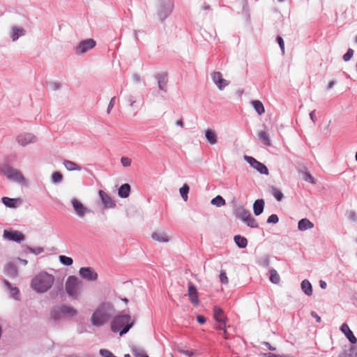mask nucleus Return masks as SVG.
I'll use <instances>...</instances> for the list:
<instances>
[{
  "label": "nucleus",
  "instance_id": "obj_48",
  "mask_svg": "<svg viewBox=\"0 0 357 357\" xmlns=\"http://www.w3.org/2000/svg\"><path fill=\"white\" fill-rule=\"evenodd\" d=\"M303 178L305 181H308L311 183H315L314 177L309 172H305L304 174Z\"/></svg>",
  "mask_w": 357,
  "mask_h": 357
},
{
  "label": "nucleus",
  "instance_id": "obj_46",
  "mask_svg": "<svg viewBox=\"0 0 357 357\" xmlns=\"http://www.w3.org/2000/svg\"><path fill=\"white\" fill-rule=\"evenodd\" d=\"M279 221V218L278 217L277 215L275 214H272L271 215H270L267 220V223H273V224H276L278 223Z\"/></svg>",
  "mask_w": 357,
  "mask_h": 357
},
{
  "label": "nucleus",
  "instance_id": "obj_63",
  "mask_svg": "<svg viewBox=\"0 0 357 357\" xmlns=\"http://www.w3.org/2000/svg\"><path fill=\"white\" fill-rule=\"evenodd\" d=\"M222 335H223L225 339H226V340L228 339L227 332L226 329H224V331H222Z\"/></svg>",
  "mask_w": 357,
  "mask_h": 357
},
{
  "label": "nucleus",
  "instance_id": "obj_2",
  "mask_svg": "<svg viewBox=\"0 0 357 357\" xmlns=\"http://www.w3.org/2000/svg\"><path fill=\"white\" fill-rule=\"evenodd\" d=\"M54 282L53 275L41 271L32 279L31 286L38 293H45L52 287Z\"/></svg>",
  "mask_w": 357,
  "mask_h": 357
},
{
  "label": "nucleus",
  "instance_id": "obj_64",
  "mask_svg": "<svg viewBox=\"0 0 357 357\" xmlns=\"http://www.w3.org/2000/svg\"><path fill=\"white\" fill-rule=\"evenodd\" d=\"M272 357H292V356H280V355H276V354H273V356H271Z\"/></svg>",
  "mask_w": 357,
  "mask_h": 357
},
{
  "label": "nucleus",
  "instance_id": "obj_14",
  "mask_svg": "<svg viewBox=\"0 0 357 357\" xmlns=\"http://www.w3.org/2000/svg\"><path fill=\"white\" fill-rule=\"evenodd\" d=\"M98 194L105 208H114L115 206V203L106 192L100 190Z\"/></svg>",
  "mask_w": 357,
  "mask_h": 357
},
{
  "label": "nucleus",
  "instance_id": "obj_27",
  "mask_svg": "<svg viewBox=\"0 0 357 357\" xmlns=\"http://www.w3.org/2000/svg\"><path fill=\"white\" fill-rule=\"evenodd\" d=\"M2 202L8 207L10 208H15L16 207L17 204L20 202L19 199H13L4 197L2 198Z\"/></svg>",
  "mask_w": 357,
  "mask_h": 357
},
{
  "label": "nucleus",
  "instance_id": "obj_60",
  "mask_svg": "<svg viewBox=\"0 0 357 357\" xmlns=\"http://www.w3.org/2000/svg\"><path fill=\"white\" fill-rule=\"evenodd\" d=\"M326 286H327V284H326V283L325 282H324L322 280L320 281V287L321 289H326Z\"/></svg>",
  "mask_w": 357,
  "mask_h": 357
},
{
  "label": "nucleus",
  "instance_id": "obj_22",
  "mask_svg": "<svg viewBox=\"0 0 357 357\" xmlns=\"http://www.w3.org/2000/svg\"><path fill=\"white\" fill-rule=\"evenodd\" d=\"M313 227V223L306 218L301 220L298 224V228L301 231H305L309 229H312Z\"/></svg>",
  "mask_w": 357,
  "mask_h": 357
},
{
  "label": "nucleus",
  "instance_id": "obj_19",
  "mask_svg": "<svg viewBox=\"0 0 357 357\" xmlns=\"http://www.w3.org/2000/svg\"><path fill=\"white\" fill-rule=\"evenodd\" d=\"M213 317L217 322L226 321L227 319L223 310L218 306L213 307Z\"/></svg>",
  "mask_w": 357,
  "mask_h": 357
},
{
  "label": "nucleus",
  "instance_id": "obj_16",
  "mask_svg": "<svg viewBox=\"0 0 357 357\" xmlns=\"http://www.w3.org/2000/svg\"><path fill=\"white\" fill-rule=\"evenodd\" d=\"M61 306L63 317L72 318L77 315L78 312L75 307L68 305H61Z\"/></svg>",
  "mask_w": 357,
  "mask_h": 357
},
{
  "label": "nucleus",
  "instance_id": "obj_25",
  "mask_svg": "<svg viewBox=\"0 0 357 357\" xmlns=\"http://www.w3.org/2000/svg\"><path fill=\"white\" fill-rule=\"evenodd\" d=\"M63 165L68 171H80L81 167L77 163L70 160H64Z\"/></svg>",
  "mask_w": 357,
  "mask_h": 357
},
{
  "label": "nucleus",
  "instance_id": "obj_51",
  "mask_svg": "<svg viewBox=\"0 0 357 357\" xmlns=\"http://www.w3.org/2000/svg\"><path fill=\"white\" fill-rule=\"evenodd\" d=\"M178 351L181 353V354H183L187 356H189V357H191L193 356V352L192 351H189V350H184V349H178Z\"/></svg>",
  "mask_w": 357,
  "mask_h": 357
},
{
  "label": "nucleus",
  "instance_id": "obj_54",
  "mask_svg": "<svg viewBox=\"0 0 357 357\" xmlns=\"http://www.w3.org/2000/svg\"><path fill=\"white\" fill-rule=\"evenodd\" d=\"M197 320L200 324H204L206 322V318L204 316L198 315Z\"/></svg>",
  "mask_w": 357,
  "mask_h": 357
},
{
  "label": "nucleus",
  "instance_id": "obj_29",
  "mask_svg": "<svg viewBox=\"0 0 357 357\" xmlns=\"http://www.w3.org/2000/svg\"><path fill=\"white\" fill-rule=\"evenodd\" d=\"M250 215V213L243 208H240L236 211V217L245 222V220Z\"/></svg>",
  "mask_w": 357,
  "mask_h": 357
},
{
  "label": "nucleus",
  "instance_id": "obj_3",
  "mask_svg": "<svg viewBox=\"0 0 357 357\" xmlns=\"http://www.w3.org/2000/svg\"><path fill=\"white\" fill-rule=\"evenodd\" d=\"M134 321L128 314H119L116 316L111 323V330L114 332L120 331V335L128 332L133 326Z\"/></svg>",
  "mask_w": 357,
  "mask_h": 357
},
{
  "label": "nucleus",
  "instance_id": "obj_10",
  "mask_svg": "<svg viewBox=\"0 0 357 357\" xmlns=\"http://www.w3.org/2000/svg\"><path fill=\"white\" fill-rule=\"evenodd\" d=\"M71 204L76 214L80 218H83L89 212V210L76 198L71 200Z\"/></svg>",
  "mask_w": 357,
  "mask_h": 357
},
{
  "label": "nucleus",
  "instance_id": "obj_12",
  "mask_svg": "<svg viewBox=\"0 0 357 357\" xmlns=\"http://www.w3.org/2000/svg\"><path fill=\"white\" fill-rule=\"evenodd\" d=\"M188 295L189 296V299L190 302L194 305H198L199 303L198 291L195 285H194L191 282L188 283Z\"/></svg>",
  "mask_w": 357,
  "mask_h": 357
},
{
  "label": "nucleus",
  "instance_id": "obj_21",
  "mask_svg": "<svg viewBox=\"0 0 357 357\" xmlns=\"http://www.w3.org/2000/svg\"><path fill=\"white\" fill-rule=\"evenodd\" d=\"M152 238L153 240L157 241L158 242L167 243L169 241V236L165 232H153L152 234Z\"/></svg>",
  "mask_w": 357,
  "mask_h": 357
},
{
  "label": "nucleus",
  "instance_id": "obj_7",
  "mask_svg": "<svg viewBox=\"0 0 357 357\" xmlns=\"http://www.w3.org/2000/svg\"><path fill=\"white\" fill-rule=\"evenodd\" d=\"M245 159L253 168L257 170L259 173L266 175L268 174V170L263 163L257 161L256 159L251 156H245Z\"/></svg>",
  "mask_w": 357,
  "mask_h": 357
},
{
  "label": "nucleus",
  "instance_id": "obj_1",
  "mask_svg": "<svg viewBox=\"0 0 357 357\" xmlns=\"http://www.w3.org/2000/svg\"><path fill=\"white\" fill-rule=\"evenodd\" d=\"M114 313V307L110 303L99 305L91 317V323L93 326L100 327L109 321Z\"/></svg>",
  "mask_w": 357,
  "mask_h": 357
},
{
  "label": "nucleus",
  "instance_id": "obj_33",
  "mask_svg": "<svg viewBox=\"0 0 357 357\" xmlns=\"http://www.w3.org/2000/svg\"><path fill=\"white\" fill-rule=\"evenodd\" d=\"M211 204L220 207L225 206L226 202L225 200L220 196L218 195L211 201Z\"/></svg>",
  "mask_w": 357,
  "mask_h": 357
},
{
  "label": "nucleus",
  "instance_id": "obj_5",
  "mask_svg": "<svg viewBox=\"0 0 357 357\" xmlns=\"http://www.w3.org/2000/svg\"><path fill=\"white\" fill-rule=\"evenodd\" d=\"M82 282L76 276H69L66 282L65 289L67 294L77 298L79 296V290L81 287Z\"/></svg>",
  "mask_w": 357,
  "mask_h": 357
},
{
  "label": "nucleus",
  "instance_id": "obj_42",
  "mask_svg": "<svg viewBox=\"0 0 357 357\" xmlns=\"http://www.w3.org/2000/svg\"><path fill=\"white\" fill-rule=\"evenodd\" d=\"M63 179L62 174L59 172H55L52 175V180L54 183H60Z\"/></svg>",
  "mask_w": 357,
  "mask_h": 357
},
{
  "label": "nucleus",
  "instance_id": "obj_28",
  "mask_svg": "<svg viewBox=\"0 0 357 357\" xmlns=\"http://www.w3.org/2000/svg\"><path fill=\"white\" fill-rule=\"evenodd\" d=\"M301 289L304 291V293L307 295L310 296L312 294V288L310 282L307 280H304L301 283Z\"/></svg>",
  "mask_w": 357,
  "mask_h": 357
},
{
  "label": "nucleus",
  "instance_id": "obj_4",
  "mask_svg": "<svg viewBox=\"0 0 357 357\" xmlns=\"http://www.w3.org/2000/svg\"><path fill=\"white\" fill-rule=\"evenodd\" d=\"M0 173L7 177V178L19 183L26 184V181L23 174L17 169L8 165H4L0 168Z\"/></svg>",
  "mask_w": 357,
  "mask_h": 357
},
{
  "label": "nucleus",
  "instance_id": "obj_15",
  "mask_svg": "<svg viewBox=\"0 0 357 357\" xmlns=\"http://www.w3.org/2000/svg\"><path fill=\"white\" fill-rule=\"evenodd\" d=\"M63 317V312H62V306L58 305L54 307L50 314V319L54 321L60 320Z\"/></svg>",
  "mask_w": 357,
  "mask_h": 357
},
{
  "label": "nucleus",
  "instance_id": "obj_57",
  "mask_svg": "<svg viewBox=\"0 0 357 357\" xmlns=\"http://www.w3.org/2000/svg\"><path fill=\"white\" fill-rule=\"evenodd\" d=\"M202 8L204 10H209L211 8V7H210V6L208 4L204 3L203 4V6H202Z\"/></svg>",
  "mask_w": 357,
  "mask_h": 357
},
{
  "label": "nucleus",
  "instance_id": "obj_55",
  "mask_svg": "<svg viewBox=\"0 0 357 357\" xmlns=\"http://www.w3.org/2000/svg\"><path fill=\"white\" fill-rule=\"evenodd\" d=\"M311 315L317 322H321V317L314 311L311 312Z\"/></svg>",
  "mask_w": 357,
  "mask_h": 357
},
{
  "label": "nucleus",
  "instance_id": "obj_53",
  "mask_svg": "<svg viewBox=\"0 0 357 357\" xmlns=\"http://www.w3.org/2000/svg\"><path fill=\"white\" fill-rule=\"evenodd\" d=\"M218 323V324L216 326L215 328L219 331H224L226 326V321H221Z\"/></svg>",
  "mask_w": 357,
  "mask_h": 357
},
{
  "label": "nucleus",
  "instance_id": "obj_37",
  "mask_svg": "<svg viewBox=\"0 0 357 357\" xmlns=\"http://www.w3.org/2000/svg\"><path fill=\"white\" fill-rule=\"evenodd\" d=\"M26 251H28L31 253L38 255H40V254L44 252L45 250L42 247L31 248L29 246H26Z\"/></svg>",
  "mask_w": 357,
  "mask_h": 357
},
{
  "label": "nucleus",
  "instance_id": "obj_8",
  "mask_svg": "<svg viewBox=\"0 0 357 357\" xmlns=\"http://www.w3.org/2000/svg\"><path fill=\"white\" fill-rule=\"evenodd\" d=\"M17 141L22 146H25L29 144L36 142V137L31 133L24 132L17 137Z\"/></svg>",
  "mask_w": 357,
  "mask_h": 357
},
{
  "label": "nucleus",
  "instance_id": "obj_23",
  "mask_svg": "<svg viewBox=\"0 0 357 357\" xmlns=\"http://www.w3.org/2000/svg\"><path fill=\"white\" fill-rule=\"evenodd\" d=\"M264 202L263 199H257L254 202L253 211L256 215H260L264 210Z\"/></svg>",
  "mask_w": 357,
  "mask_h": 357
},
{
  "label": "nucleus",
  "instance_id": "obj_62",
  "mask_svg": "<svg viewBox=\"0 0 357 357\" xmlns=\"http://www.w3.org/2000/svg\"><path fill=\"white\" fill-rule=\"evenodd\" d=\"M267 347L268 348L271 350V351H274L275 349L274 347H273L272 346H271V344L268 343V342H265L264 343Z\"/></svg>",
  "mask_w": 357,
  "mask_h": 357
},
{
  "label": "nucleus",
  "instance_id": "obj_52",
  "mask_svg": "<svg viewBox=\"0 0 357 357\" xmlns=\"http://www.w3.org/2000/svg\"><path fill=\"white\" fill-rule=\"evenodd\" d=\"M134 355L135 357H149L143 351H135Z\"/></svg>",
  "mask_w": 357,
  "mask_h": 357
},
{
  "label": "nucleus",
  "instance_id": "obj_56",
  "mask_svg": "<svg viewBox=\"0 0 357 357\" xmlns=\"http://www.w3.org/2000/svg\"><path fill=\"white\" fill-rule=\"evenodd\" d=\"M173 4L171 1L167 3V12L169 13L172 10Z\"/></svg>",
  "mask_w": 357,
  "mask_h": 357
},
{
  "label": "nucleus",
  "instance_id": "obj_44",
  "mask_svg": "<svg viewBox=\"0 0 357 357\" xmlns=\"http://www.w3.org/2000/svg\"><path fill=\"white\" fill-rule=\"evenodd\" d=\"M353 55H354V50L352 49L349 48V49H348L347 53L344 54L343 60L344 61H348L351 59Z\"/></svg>",
  "mask_w": 357,
  "mask_h": 357
},
{
  "label": "nucleus",
  "instance_id": "obj_41",
  "mask_svg": "<svg viewBox=\"0 0 357 357\" xmlns=\"http://www.w3.org/2000/svg\"><path fill=\"white\" fill-rule=\"evenodd\" d=\"M248 226L252 227V228H257L258 227V223L256 221V220L250 215L245 220V222Z\"/></svg>",
  "mask_w": 357,
  "mask_h": 357
},
{
  "label": "nucleus",
  "instance_id": "obj_61",
  "mask_svg": "<svg viewBox=\"0 0 357 357\" xmlns=\"http://www.w3.org/2000/svg\"><path fill=\"white\" fill-rule=\"evenodd\" d=\"M176 124L178 126H181V127H183V121L182 119H179V120H177L176 121Z\"/></svg>",
  "mask_w": 357,
  "mask_h": 357
},
{
  "label": "nucleus",
  "instance_id": "obj_18",
  "mask_svg": "<svg viewBox=\"0 0 357 357\" xmlns=\"http://www.w3.org/2000/svg\"><path fill=\"white\" fill-rule=\"evenodd\" d=\"M205 138L206 141L211 145H214L218 142V137L216 133L211 129H207L205 131Z\"/></svg>",
  "mask_w": 357,
  "mask_h": 357
},
{
  "label": "nucleus",
  "instance_id": "obj_34",
  "mask_svg": "<svg viewBox=\"0 0 357 357\" xmlns=\"http://www.w3.org/2000/svg\"><path fill=\"white\" fill-rule=\"evenodd\" d=\"M270 280L274 284H278L280 281V277L275 269L270 271Z\"/></svg>",
  "mask_w": 357,
  "mask_h": 357
},
{
  "label": "nucleus",
  "instance_id": "obj_35",
  "mask_svg": "<svg viewBox=\"0 0 357 357\" xmlns=\"http://www.w3.org/2000/svg\"><path fill=\"white\" fill-rule=\"evenodd\" d=\"M357 356V348L356 347H351L348 350L345 351L344 353L340 357H356Z\"/></svg>",
  "mask_w": 357,
  "mask_h": 357
},
{
  "label": "nucleus",
  "instance_id": "obj_45",
  "mask_svg": "<svg viewBox=\"0 0 357 357\" xmlns=\"http://www.w3.org/2000/svg\"><path fill=\"white\" fill-rule=\"evenodd\" d=\"M121 162L123 167H129L131 165L132 160L128 157H122L121 158Z\"/></svg>",
  "mask_w": 357,
  "mask_h": 357
},
{
  "label": "nucleus",
  "instance_id": "obj_9",
  "mask_svg": "<svg viewBox=\"0 0 357 357\" xmlns=\"http://www.w3.org/2000/svg\"><path fill=\"white\" fill-rule=\"evenodd\" d=\"M3 237L9 241L20 243L25 239L24 235L19 231L5 230L3 231Z\"/></svg>",
  "mask_w": 357,
  "mask_h": 357
},
{
  "label": "nucleus",
  "instance_id": "obj_13",
  "mask_svg": "<svg viewBox=\"0 0 357 357\" xmlns=\"http://www.w3.org/2000/svg\"><path fill=\"white\" fill-rule=\"evenodd\" d=\"M212 79L220 90H222L229 84V82L222 78V75L220 72H215L212 75Z\"/></svg>",
  "mask_w": 357,
  "mask_h": 357
},
{
  "label": "nucleus",
  "instance_id": "obj_24",
  "mask_svg": "<svg viewBox=\"0 0 357 357\" xmlns=\"http://www.w3.org/2000/svg\"><path fill=\"white\" fill-rule=\"evenodd\" d=\"M130 192V186L128 183L123 184L119 189V196L122 198H126L129 196Z\"/></svg>",
  "mask_w": 357,
  "mask_h": 357
},
{
  "label": "nucleus",
  "instance_id": "obj_50",
  "mask_svg": "<svg viewBox=\"0 0 357 357\" xmlns=\"http://www.w3.org/2000/svg\"><path fill=\"white\" fill-rule=\"evenodd\" d=\"M114 103H115V97H113V98L111 99V100H110V102H109V105H108L107 110V114H109V113H110V112H111L112 109V108L114 107Z\"/></svg>",
  "mask_w": 357,
  "mask_h": 357
},
{
  "label": "nucleus",
  "instance_id": "obj_31",
  "mask_svg": "<svg viewBox=\"0 0 357 357\" xmlns=\"http://www.w3.org/2000/svg\"><path fill=\"white\" fill-rule=\"evenodd\" d=\"M24 30L22 28L15 26L13 28L12 39L13 41L17 40L20 36L24 35Z\"/></svg>",
  "mask_w": 357,
  "mask_h": 357
},
{
  "label": "nucleus",
  "instance_id": "obj_11",
  "mask_svg": "<svg viewBox=\"0 0 357 357\" xmlns=\"http://www.w3.org/2000/svg\"><path fill=\"white\" fill-rule=\"evenodd\" d=\"M96 41L89 38L82 41L76 48L77 53L84 54L96 46Z\"/></svg>",
  "mask_w": 357,
  "mask_h": 357
},
{
  "label": "nucleus",
  "instance_id": "obj_26",
  "mask_svg": "<svg viewBox=\"0 0 357 357\" xmlns=\"http://www.w3.org/2000/svg\"><path fill=\"white\" fill-rule=\"evenodd\" d=\"M251 104L259 115H261L265 112L264 105L260 100H252Z\"/></svg>",
  "mask_w": 357,
  "mask_h": 357
},
{
  "label": "nucleus",
  "instance_id": "obj_43",
  "mask_svg": "<svg viewBox=\"0 0 357 357\" xmlns=\"http://www.w3.org/2000/svg\"><path fill=\"white\" fill-rule=\"evenodd\" d=\"M220 280L222 284H228L229 282V280H228V278L227 276V274L225 273V271H222L220 272Z\"/></svg>",
  "mask_w": 357,
  "mask_h": 357
},
{
  "label": "nucleus",
  "instance_id": "obj_38",
  "mask_svg": "<svg viewBox=\"0 0 357 357\" xmlns=\"http://www.w3.org/2000/svg\"><path fill=\"white\" fill-rule=\"evenodd\" d=\"M271 194L275 197V198L278 201H281L283 198L282 192L278 188L275 187H272L271 189Z\"/></svg>",
  "mask_w": 357,
  "mask_h": 357
},
{
  "label": "nucleus",
  "instance_id": "obj_20",
  "mask_svg": "<svg viewBox=\"0 0 357 357\" xmlns=\"http://www.w3.org/2000/svg\"><path fill=\"white\" fill-rule=\"evenodd\" d=\"M257 135L259 139L261 140L264 145L270 146L271 144L269 136L265 130H259Z\"/></svg>",
  "mask_w": 357,
  "mask_h": 357
},
{
  "label": "nucleus",
  "instance_id": "obj_32",
  "mask_svg": "<svg viewBox=\"0 0 357 357\" xmlns=\"http://www.w3.org/2000/svg\"><path fill=\"white\" fill-rule=\"evenodd\" d=\"M4 284L8 288V289L10 291V294L12 296L15 298H17V295L19 294V289L17 287H13L9 282L7 280L4 281Z\"/></svg>",
  "mask_w": 357,
  "mask_h": 357
},
{
  "label": "nucleus",
  "instance_id": "obj_36",
  "mask_svg": "<svg viewBox=\"0 0 357 357\" xmlns=\"http://www.w3.org/2000/svg\"><path fill=\"white\" fill-rule=\"evenodd\" d=\"M190 188L187 184H184L179 190V192L183 199L186 202L188 200V194L189 192Z\"/></svg>",
  "mask_w": 357,
  "mask_h": 357
},
{
  "label": "nucleus",
  "instance_id": "obj_58",
  "mask_svg": "<svg viewBox=\"0 0 357 357\" xmlns=\"http://www.w3.org/2000/svg\"><path fill=\"white\" fill-rule=\"evenodd\" d=\"M310 119L312 120V121H315V110H313L310 114Z\"/></svg>",
  "mask_w": 357,
  "mask_h": 357
},
{
  "label": "nucleus",
  "instance_id": "obj_40",
  "mask_svg": "<svg viewBox=\"0 0 357 357\" xmlns=\"http://www.w3.org/2000/svg\"><path fill=\"white\" fill-rule=\"evenodd\" d=\"M59 261L61 264L66 266H70L73 263V260L71 257H66L65 255H60L59 256Z\"/></svg>",
  "mask_w": 357,
  "mask_h": 357
},
{
  "label": "nucleus",
  "instance_id": "obj_39",
  "mask_svg": "<svg viewBox=\"0 0 357 357\" xmlns=\"http://www.w3.org/2000/svg\"><path fill=\"white\" fill-rule=\"evenodd\" d=\"M158 87L160 90L166 91L167 79L165 76H161L158 78Z\"/></svg>",
  "mask_w": 357,
  "mask_h": 357
},
{
  "label": "nucleus",
  "instance_id": "obj_47",
  "mask_svg": "<svg viewBox=\"0 0 357 357\" xmlns=\"http://www.w3.org/2000/svg\"><path fill=\"white\" fill-rule=\"evenodd\" d=\"M100 354L103 357H116L110 351L107 349H101Z\"/></svg>",
  "mask_w": 357,
  "mask_h": 357
},
{
  "label": "nucleus",
  "instance_id": "obj_17",
  "mask_svg": "<svg viewBox=\"0 0 357 357\" xmlns=\"http://www.w3.org/2000/svg\"><path fill=\"white\" fill-rule=\"evenodd\" d=\"M342 332L345 334L349 340L355 344L357 342L356 337L353 334L352 331L349 329L348 325L347 324H343L340 328Z\"/></svg>",
  "mask_w": 357,
  "mask_h": 357
},
{
  "label": "nucleus",
  "instance_id": "obj_30",
  "mask_svg": "<svg viewBox=\"0 0 357 357\" xmlns=\"http://www.w3.org/2000/svg\"><path fill=\"white\" fill-rule=\"evenodd\" d=\"M234 241L236 243V245L241 248H245L248 245L247 238L240 235L234 236Z\"/></svg>",
  "mask_w": 357,
  "mask_h": 357
},
{
  "label": "nucleus",
  "instance_id": "obj_49",
  "mask_svg": "<svg viewBox=\"0 0 357 357\" xmlns=\"http://www.w3.org/2000/svg\"><path fill=\"white\" fill-rule=\"evenodd\" d=\"M277 41L281 48L282 53H284V43L283 39L282 38L281 36H278Z\"/></svg>",
  "mask_w": 357,
  "mask_h": 357
},
{
  "label": "nucleus",
  "instance_id": "obj_6",
  "mask_svg": "<svg viewBox=\"0 0 357 357\" xmlns=\"http://www.w3.org/2000/svg\"><path fill=\"white\" fill-rule=\"evenodd\" d=\"M80 277L87 281H96L98 275L91 267H82L79 271Z\"/></svg>",
  "mask_w": 357,
  "mask_h": 357
},
{
  "label": "nucleus",
  "instance_id": "obj_59",
  "mask_svg": "<svg viewBox=\"0 0 357 357\" xmlns=\"http://www.w3.org/2000/svg\"><path fill=\"white\" fill-rule=\"evenodd\" d=\"M335 81H331L328 84V89H331L333 87V86L335 85Z\"/></svg>",
  "mask_w": 357,
  "mask_h": 357
}]
</instances>
